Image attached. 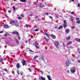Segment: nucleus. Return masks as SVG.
Here are the masks:
<instances>
[{
	"instance_id": "obj_10",
	"label": "nucleus",
	"mask_w": 80,
	"mask_h": 80,
	"mask_svg": "<svg viewBox=\"0 0 80 80\" xmlns=\"http://www.w3.org/2000/svg\"><path fill=\"white\" fill-rule=\"evenodd\" d=\"M40 79L41 80H45L46 79H45V77H43L42 76H41L40 77Z\"/></svg>"
},
{
	"instance_id": "obj_28",
	"label": "nucleus",
	"mask_w": 80,
	"mask_h": 80,
	"mask_svg": "<svg viewBox=\"0 0 80 80\" xmlns=\"http://www.w3.org/2000/svg\"><path fill=\"white\" fill-rule=\"evenodd\" d=\"M17 72L18 75H19L20 74V72L18 70H17Z\"/></svg>"
},
{
	"instance_id": "obj_33",
	"label": "nucleus",
	"mask_w": 80,
	"mask_h": 80,
	"mask_svg": "<svg viewBox=\"0 0 80 80\" xmlns=\"http://www.w3.org/2000/svg\"><path fill=\"white\" fill-rule=\"evenodd\" d=\"M35 47L36 48H39V47H38V46H37V45H36V46H35Z\"/></svg>"
},
{
	"instance_id": "obj_50",
	"label": "nucleus",
	"mask_w": 80,
	"mask_h": 80,
	"mask_svg": "<svg viewBox=\"0 0 80 80\" xmlns=\"http://www.w3.org/2000/svg\"><path fill=\"white\" fill-rule=\"evenodd\" d=\"M80 4H78V7H80Z\"/></svg>"
},
{
	"instance_id": "obj_51",
	"label": "nucleus",
	"mask_w": 80,
	"mask_h": 80,
	"mask_svg": "<svg viewBox=\"0 0 80 80\" xmlns=\"http://www.w3.org/2000/svg\"><path fill=\"white\" fill-rule=\"evenodd\" d=\"M41 73L42 74V75H43V71H41Z\"/></svg>"
},
{
	"instance_id": "obj_30",
	"label": "nucleus",
	"mask_w": 80,
	"mask_h": 80,
	"mask_svg": "<svg viewBox=\"0 0 80 80\" xmlns=\"http://www.w3.org/2000/svg\"><path fill=\"white\" fill-rule=\"evenodd\" d=\"M49 17L51 19H53V17H52L49 16Z\"/></svg>"
},
{
	"instance_id": "obj_7",
	"label": "nucleus",
	"mask_w": 80,
	"mask_h": 80,
	"mask_svg": "<svg viewBox=\"0 0 80 80\" xmlns=\"http://www.w3.org/2000/svg\"><path fill=\"white\" fill-rule=\"evenodd\" d=\"M65 32L66 33H68L70 32V30H69L68 29H67L65 30Z\"/></svg>"
},
{
	"instance_id": "obj_11",
	"label": "nucleus",
	"mask_w": 80,
	"mask_h": 80,
	"mask_svg": "<svg viewBox=\"0 0 80 80\" xmlns=\"http://www.w3.org/2000/svg\"><path fill=\"white\" fill-rule=\"evenodd\" d=\"M25 63H26V61L23 60V61L22 62L23 65H25Z\"/></svg>"
},
{
	"instance_id": "obj_1",
	"label": "nucleus",
	"mask_w": 80,
	"mask_h": 80,
	"mask_svg": "<svg viewBox=\"0 0 80 80\" xmlns=\"http://www.w3.org/2000/svg\"><path fill=\"white\" fill-rule=\"evenodd\" d=\"M71 64V62H70V61L69 60H67L66 61V65L67 67H68L69 66V65H70Z\"/></svg>"
},
{
	"instance_id": "obj_18",
	"label": "nucleus",
	"mask_w": 80,
	"mask_h": 80,
	"mask_svg": "<svg viewBox=\"0 0 80 80\" xmlns=\"http://www.w3.org/2000/svg\"><path fill=\"white\" fill-rule=\"evenodd\" d=\"M47 77L48 78V80H50V79H51V77L49 75H47Z\"/></svg>"
},
{
	"instance_id": "obj_47",
	"label": "nucleus",
	"mask_w": 80,
	"mask_h": 80,
	"mask_svg": "<svg viewBox=\"0 0 80 80\" xmlns=\"http://www.w3.org/2000/svg\"><path fill=\"white\" fill-rule=\"evenodd\" d=\"M4 71H5V72H7V69H4Z\"/></svg>"
},
{
	"instance_id": "obj_27",
	"label": "nucleus",
	"mask_w": 80,
	"mask_h": 80,
	"mask_svg": "<svg viewBox=\"0 0 80 80\" xmlns=\"http://www.w3.org/2000/svg\"><path fill=\"white\" fill-rule=\"evenodd\" d=\"M16 35H17L18 36V35H19V33L17 32H16Z\"/></svg>"
},
{
	"instance_id": "obj_15",
	"label": "nucleus",
	"mask_w": 80,
	"mask_h": 80,
	"mask_svg": "<svg viewBox=\"0 0 80 80\" xmlns=\"http://www.w3.org/2000/svg\"><path fill=\"white\" fill-rule=\"evenodd\" d=\"M15 42H16L17 44H18V39H15Z\"/></svg>"
},
{
	"instance_id": "obj_36",
	"label": "nucleus",
	"mask_w": 80,
	"mask_h": 80,
	"mask_svg": "<svg viewBox=\"0 0 80 80\" xmlns=\"http://www.w3.org/2000/svg\"><path fill=\"white\" fill-rule=\"evenodd\" d=\"M20 74H21V75H23V72H20Z\"/></svg>"
},
{
	"instance_id": "obj_13",
	"label": "nucleus",
	"mask_w": 80,
	"mask_h": 80,
	"mask_svg": "<svg viewBox=\"0 0 80 80\" xmlns=\"http://www.w3.org/2000/svg\"><path fill=\"white\" fill-rule=\"evenodd\" d=\"M15 21L13 20H12L10 22V24H12V23H14Z\"/></svg>"
},
{
	"instance_id": "obj_54",
	"label": "nucleus",
	"mask_w": 80,
	"mask_h": 80,
	"mask_svg": "<svg viewBox=\"0 0 80 80\" xmlns=\"http://www.w3.org/2000/svg\"><path fill=\"white\" fill-rule=\"evenodd\" d=\"M26 26L27 27H28V24H26Z\"/></svg>"
},
{
	"instance_id": "obj_3",
	"label": "nucleus",
	"mask_w": 80,
	"mask_h": 80,
	"mask_svg": "<svg viewBox=\"0 0 80 80\" xmlns=\"http://www.w3.org/2000/svg\"><path fill=\"white\" fill-rule=\"evenodd\" d=\"M54 43L55 46H58V45H59L58 42L57 41L54 42Z\"/></svg>"
},
{
	"instance_id": "obj_26",
	"label": "nucleus",
	"mask_w": 80,
	"mask_h": 80,
	"mask_svg": "<svg viewBox=\"0 0 80 80\" xmlns=\"http://www.w3.org/2000/svg\"><path fill=\"white\" fill-rule=\"evenodd\" d=\"M38 30H39V28H38L36 29V30H34L35 32H37V31H38Z\"/></svg>"
},
{
	"instance_id": "obj_9",
	"label": "nucleus",
	"mask_w": 80,
	"mask_h": 80,
	"mask_svg": "<svg viewBox=\"0 0 80 80\" xmlns=\"http://www.w3.org/2000/svg\"><path fill=\"white\" fill-rule=\"evenodd\" d=\"M71 38V37L70 36H69L68 37H66L65 38L66 39V40H70V38Z\"/></svg>"
},
{
	"instance_id": "obj_8",
	"label": "nucleus",
	"mask_w": 80,
	"mask_h": 80,
	"mask_svg": "<svg viewBox=\"0 0 80 80\" xmlns=\"http://www.w3.org/2000/svg\"><path fill=\"white\" fill-rule=\"evenodd\" d=\"M3 27L5 28H8V25H3Z\"/></svg>"
},
{
	"instance_id": "obj_48",
	"label": "nucleus",
	"mask_w": 80,
	"mask_h": 80,
	"mask_svg": "<svg viewBox=\"0 0 80 80\" xmlns=\"http://www.w3.org/2000/svg\"><path fill=\"white\" fill-rule=\"evenodd\" d=\"M3 31H0V33H3Z\"/></svg>"
},
{
	"instance_id": "obj_63",
	"label": "nucleus",
	"mask_w": 80,
	"mask_h": 80,
	"mask_svg": "<svg viewBox=\"0 0 80 80\" xmlns=\"http://www.w3.org/2000/svg\"><path fill=\"white\" fill-rule=\"evenodd\" d=\"M58 28V27H55V29H56V28Z\"/></svg>"
},
{
	"instance_id": "obj_37",
	"label": "nucleus",
	"mask_w": 80,
	"mask_h": 80,
	"mask_svg": "<svg viewBox=\"0 0 80 80\" xmlns=\"http://www.w3.org/2000/svg\"><path fill=\"white\" fill-rule=\"evenodd\" d=\"M3 60V59H0V62H2Z\"/></svg>"
},
{
	"instance_id": "obj_23",
	"label": "nucleus",
	"mask_w": 80,
	"mask_h": 80,
	"mask_svg": "<svg viewBox=\"0 0 80 80\" xmlns=\"http://www.w3.org/2000/svg\"><path fill=\"white\" fill-rule=\"evenodd\" d=\"M20 2H26V0H20Z\"/></svg>"
},
{
	"instance_id": "obj_38",
	"label": "nucleus",
	"mask_w": 80,
	"mask_h": 80,
	"mask_svg": "<svg viewBox=\"0 0 80 80\" xmlns=\"http://www.w3.org/2000/svg\"><path fill=\"white\" fill-rule=\"evenodd\" d=\"M49 39H46V41H47V42H48V40H49Z\"/></svg>"
},
{
	"instance_id": "obj_43",
	"label": "nucleus",
	"mask_w": 80,
	"mask_h": 80,
	"mask_svg": "<svg viewBox=\"0 0 80 80\" xmlns=\"http://www.w3.org/2000/svg\"><path fill=\"white\" fill-rule=\"evenodd\" d=\"M4 37H7V33H5L4 35Z\"/></svg>"
},
{
	"instance_id": "obj_49",
	"label": "nucleus",
	"mask_w": 80,
	"mask_h": 80,
	"mask_svg": "<svg viewBox=\"0 0 80 80\" xmlns=\"http://www.w3.org/2000/svg\"><path fill=\"white\" fill-rule=\"evenodd\" d=\"M62 44H63V47H65V44H64V43H62Z\"/></svg>"
},
{
	"instance_id": "obj_22",
	"label": "nucleus",
	"mask_w": 80,
	"mask_h": 80,
	"mask_svg": "<svg viewBox=\"0 0 80 80\" xmlns=\"http://www.w3.org/2000/svg\"><path fill=\"white\" fill-rule=\"evenodd\" d=\"M76 23H78V24H80V21L78 20L77 21H76Z\"/></svg>"
},
{
	"instance_id": "obj_56",
	"label": "nucleus",
	"mask_w": 80,
	"mask_h": 80,
	"mask_svg": "<svg viewBox=\"0 0 80 80\" xmlns=\"http://www.w3.org/2000/svg\"><path fill=\"white\" fill-rule=\"evenodd\" d=\"M2 78L3 80H5V78H4L3 77H2Z\"/></svg>"
},
{
	"instance_id": "obj_53",
	"label": "nucleus",
	"mask_w": 80,
	"mask_h": 80,
	"mask_svg": "<svg viewBox=\"0 0 80 80\" xmlns=\"http://www.w3.org/2000/svg\"><path fill=\"white\" fill-rule=\"evenodd\" d=\"M67 73H69L70 72V71L68 70L67 71Z\"/></svg>"
},
{
	"instance_id": "obj_60",
	"label": "nucleus",
	"mask_w": 80,
	"mask_h": 80,
	"mask_svg": "<svg viewBox=\"0 0 80 80\" xmlns=\"http://www.w3.org/2000/svg\"><path fill=\"white\" fill-rule=\"evenodd\" d=\"M46 14L47 15H48V13H46Z\"/></svg>"
},
{
	"instance_id": "obj_31",
	"label": "nucleus",
	"mask_w": 80,
	"mask_h": 80,
	"mask_svg": "<svg viewBox=\"0 0 80 80\" xmlns=\"http://www.w3.org/2000/svg\"><path fill=\"white\" fill-rule=\"evenodd\" d=\"M18 18L19 20H22V18H21V17H18Z\"/></svg>"
},
{
	"instance_id": "obj_39",
	"label": "nucleus",
	"mask_w": 80,
	"mask_h": 80,
	"mask_svg": "<svg viewBox=\"0 0 80 80\" xmlns=\"http://www.w3.org/2000/svg\"><path fill=\"white\" fill-rule=\"evenodd\" d=\"M80 19V18H76V20H79V19Z\"/></svg>"
},
{
	"instance_id": "obj_46",
	"label": "nucleus",
	"mask_w": 80,
	"mask_h": 80,
	"mask_svg": "<svg viewBox=\"0 0 80 80\" xmlns=\"http://www.w3.org/2000/svg\"><path fill=\"white\" fill-rule=\"evenodd\" d=\"M13 9L14 10H15V7H13Z\"/></svg>"
},
{
	"instance_id": "obj_64",
	"label": "nucleus",
	"mask_w": 80,
	"mask_h": 80,
	"mask_svg": "<svg viewBox=\"0 0 80 80\" xmlns=\"http://www.w3.org/2000/svg\"><path fill=\"white\" fill-rule=\"evenodd\" d=\"M72 28L73 29V28H75V27H72Z\"/></svg>"
},
{
	"instance_id": "obj_16",
	"label": "nucleus",
	"mask_w": 80,
	"mask_h": 80,
	"mask_svg": "<svg viewBox=\"0 0 80 80\" xmlns=\"http://www.w3.org/2000/svg\"><path fill=\"white\" fill-rule=\"evenodd\" d=\"M76 40L78 42H80V39L78 38H76Z\"/></svg>"
},
{
	"instance_id": "obj_34",
	"label": "nucleus",
	"mask_w": 80,
	"mask_h": 80,
	"mask_svg": "<svg viewBox=\"0 0 80 80\" xmlns=\"http://www.w3.org/2000/svg\"><path fill=\"white\" fill-rule=\"evenodd\" d=\"M71 19L72 22H74V19L73 18H71Z\"/></svg>"
},
{
	"instance_id": "obj_6",
	"label": "nucleus",
	"mask_w": 80,
	"mask_h": 80,
	"mask_svg": "<svg viewBox=\"0 0 80 80\" xmlns=\"http://www.w3.org/2000/svg\"><path fill=\"white\" fill-rule=\"evenodd\" d=\"M51 36L52 37V38H53V39H55V38H56V37H55V35L52 34H51Z\"/></svg>"
},
{
	"instance_id": "obj_57",
	"label": "nucleus",
	"mask_w": 80,
	"mask_h": 80,
	"mask_svg": "<svg viewBox=\"0 0 80 80\" xmlns=\"http://www.w3.org/2000/svg\"><path fill=\"white\" fill-rule=\"evenodd\" d=\"M48 37L49 38H50V37L49 35L48 36Z\"/></svg>"
},
{
	"instance_id": "obj_44",
	"label": "nucleus",
	"mask_w": 80,
	"mask_h": 80,
	"mask_svg": "<svg viewBox=\"0 0 80 80\" xmlns=\"http://www.w3.org/2000/svg\"><path fill=\"white\" fill-rule=\"evenodd\" d=\"M21 16L22 17H25V15L24 14H22Z\"/></svg>"
},
{
	"instance_id": "obj_25",
	"label": "nucleus",
	"mask_w": 80,
	"mask_h": 80,
	"mask_svg": "<svg viewBox=\"0 0 80 80\" xmlns=\"http://www.w3.org/2000/svg\"><path fill=\"white\" fill-rule=\"evenodd\" d=\"M64 24H67V21L65 20L64 21Z\"/></svg>"
},
{
	"instance_id": "obj_29",
	"label": "nucleus",
	"mask_w": 80,
	"mask_h": 80,
	"mask_svg": "<svg viewBox=\"0 0 80 80\" xmlns=\"http://www.w3.org/2000/svg\"><path fill=\"white\" fill-rule=\"evenodd\" d=\"M45 35H46V36H47L48 37V36L49 35L46 32H45Z\"/></svg>"
},
{
	"instance_id": "obj_40",
	"label": "nucleus",
	"mask_w": 80,
	"mask_h": 80,
	"mask_svg": "<svg viewBox=\"0 0 80 80\" xmlns=\"http://www.w3.org/2000/svg\"><path fill=\"white\" fill-rule=\"evenodd\" d=\"M29 51H30V52H32L33 53L34 52L31 49L29 50Z\"/></svg>"
},
{
	"instance_id": "obj_32",
	"label": "nucleus",
	"mask_w": 80,
	"mask_h": 80,
	"mask_svg": "<svg viewBox=\"0 0 80 80\" xmlns=\"http://www.w3.org/2000/svg\"><path fill=\"white\" fill-rule=\"evenodd\" d=\"M18 40H20V39H21V38H20V37H19V36H18Z\"/></svg>"
},
{
	"instance_id": "obj_12",
	"label": "nucleus",
	"mask_w": 80,
	"mask_h": 80,
	"mask_svg": "<svg viewBox=\"0 0 80 80\" xmlns=\"http://www.w3.org/2000/svg\"><path fill=\"white\" fill-rule=\"evenodd\" d=\"M17 68H20V64L19 63H18L17 64Z\"/></svg>"
},
{
	"instance_id": "obj_19",
	"label": "nucleus",
	"mask_w": 80,
	"mask_h": 80,
	"mask_svg": "<svg viewBox=\"0 0 80 80\" xmlns=\"http://www.w3.org/2000/svg\"><path fill=\"white\" fill-rule=\"evenodd\" d=\"M38 57V56H36L33 58V59H36Z\"/></svg>"
},
{
	"instance_id": "obj_14",
	"label": "nucleus",
	"mask_w": 80,
	"mask_h": 80,
	"mask_svg": "<svg viewBox=\"0 0 80 80\" xmlns=\"http://www.w3.org/2000/svg\"><path fill=\"white\" fill-rule=\"evenodd\" d=\"M45 5L43 4L42 3L40 4V7H43Z\"/></svg>"
},
{
	"instance_id": "obj_58",
	"label": "nucleus",
	"mask_w": 80,
	"mask_h": 80,
	"mask_svg": "<svg viewBox=\"0 0 80 80\" xmlns=\"http://www.w3.org/2000/svg\"><path fill=\"white\" fill-rule=\"evenodd\" d=\"M71 14H74V12H71Z\"/></svg>"
},
{
	"instance_id": "obj_61",
	"label": "nucleus",
	"mask_w": 80,
	"mask_h": 80,
	"mask_svg": "<svg viewBox=\"0 0 80 80\" xmlns=\"http://www.w3.org/2000/svg\"><path fill=\"white\" fill-rule=\"evenodd\" d=\"M33 45H34V46H35H35H36L37 45H36V44H35V43H34L33 44Z\"/></svg>"
},
{
	"instance_id": "obj_2",
	"label": "nucleus",
	"mask_w": 80,
	"mask_h": 80,
	"mask_svg": "<svg viewBox=\"0 0 80 80\" xmlns=\"http://www.w3.org/2000/svg\"><path fill=\"white\" fill-rule=\"evenodd\" d=\"M75 71H76V69H75V67H73L71 69V73H75Z\"/></svg>"
},
{
	"instance_id": "obj_59",
	"label": "nucleus",
	"mask_w": 80,
	"mask_h": 80,
	"mask_svg": "<svg viewBox=\"0 0 80 80\" xmlns=\"http://www.w3.org/2000/svg\"><path fill=\"white\" fill-rule=\"evenodd\" d=\"M56 48H57L58 49V46H56Z\"/></svg>"
},
{
	"instance_id": "obj_24",
	"label": "nucleus",
	"mask_w": 80,
	"mask_h": 80,
	"mask_svg": "<svg viewBox=\"0 0 80 80\" xmlns=\"http://www.w3.org/2000/svg\"><path fill=\"white\" fill-rule=\"evenodd\" d=\"M41 56L42 57V60H44V57H43V56L41 55Z\"/></svg>"
},
{
	"instance_id": "obj_42",
	"label": "nucleus",
	"mask_w": 80,
	"mask_h": 80,
	"mask_svg": "<svg viewBox=\"0 0 80 80\" xmlns=\"http://www.w3.org/2000/svg\"><path fill=\"white\" fill-rule=\"evenodd\" d=\"M28 70H29V71H30V72H32V69H30V68H28Z\"/></svg>"
},
{
	"instance_id": "obj_17",
	"label": "nucleus",
	"mask_w": 80,
	"mask_h": 80,
	"mask_svg": "<svg viewBox=\"0 0 80 80\" xmlns=\"http://www.w3.org/2000/svg\"><path fill=\"white\" fill-rule=\"evenodd\" d=\"M63 28V27L62 26H60L59 28H58V30H60V29H61V28Z\"/></svg>"
},
{
	"instance_id": "obj_62",
	"label": "nucleus",
	"mask_w": 80,
	"mask_h": 80,
	"mask_svg": "<svg viewBox=\"0 0 80 80\" xmlns=\"http://www.w3.org/2000/svg\"><path fill=\"white\" fill-rule=\"evenodd\" d=\"M78 63H80V60H78Z\"/></svg>"
},
{
	"instance_id": "obj_21",
	"label": "nucleus",
	"mask_w": 80,
	"mask_h": 80,
	"mask_svg": "<svg viewBox=\"0 0 80 80\" xmlns=\"http://www.w3.org/2000/svg\"><path fill=\"white\" fill-rule=\"evenodd\" d=\"M67 24H64L63 27H64V28H66V27H67Z\"/></svg>"
},
{
	"instance_id": "obj_5",
	"label": "nucleus",
	"mask_w": 80,
	"mask_h": 80,
	"mask_svg": "<svg viewBox=\"0 0 80 80\" xmlns=\"http://www.w3.org/2000/svg\"><path fill=\"white\" fill-rule=\"evenodd\" d=\"M51 36L52 37V38H53V39H55V38H56V37H55V35L52 34H51Z\"/></svg>"
},
{
	"instance_id": "obj_35",
	"label": "nucleus",
	"mask_w": 80,
	"mask_h": 80,
	"mask_svg": "<svg viewBox=\"0 0 80 80\" xmlns=\"http://www.w3.org/2000/svg\"><path fill=\"white\" fill-rule=\"evenodd\" d=\"M16 32H17V31H14L12 32V33H13V34H16Z\"/></svg>"
},
{
	"instance_id": "obj_45",
	"label": "nucleus",
	"mask_w": 80,
	"mask_h": 80,
	"mask_svg": "<svg viewBox=\"0 0 80 80\" xmlns=\"http://www.w3.org/2000/svg\"><path fill=\"white\" fill-rule=\"evenodd\" d=\"M32 15H33V14H32V13L30 14L29 15V16H30V17H32Z\"/></svg>"
},
{
	"instance_id": "obj_52",
	"label": "nucleus",
	"mask_w": 80,
	"mask_h": 80,
	"mask_svg": "<svg viewBox=\"0 0 80 80\" xmlns=\"http://www.w3.org/2000/svg\"><path fill=\"white\" fill-rule=\"evenodd\" d=\"M72 62H75V59H72Z\"/></svg>"
},
{
	"instance_id": "obj_4",
	"label": "nucleus",
	"mask_w": 80,
	"mask_h": 80,
	"mask_svg": "<svg viewBox=\"0 0 80 80\" xmlns=\"http://www.w3.org/2000/svg\"><path fill=\"white\" fill-rule=\"evenodd\" d=\"M14 24L16 27H18V26L19 25L18 24V22L17 21L14 22Z\"/></svg>"
},
{
	"instance_id": "obj_20",
	"label": "nucleus",
	"mask_w": 80,
	"mask_h": 80,
	"mask_svg": "<svg viewBox=\"0 0 80 80\" xmlns=\"http://www.w3.org/2000/svg\"><path fill=\"white\" fill-rule=\"evenodd\" d=\"M71 43H72V42H68L67 44V45H71Z\"/></svg>"
},
{
	"instance_id": "obj_55",
	"label": "nucleus",
	"mask_w": 80,
	"mask_h": 80,
	"mask_svg": "<svg viewBox=\"0 0 80 80\" xmlns=\"http://www.w3.org/2000/svg\"><path fill=\"white\" fill-rule=\"evenodd\" d=\"M11 10H9L8 11V12H9V13H11Z\"/></svg>"
},
{
	"instance_id": "obj_41",
	"label": "nucleus",
	"mask_w": 80,
	"mask_h": 80,
	"mask_svg": "<svg viewBox=\"0 0 80 80\" xmlns=\"http://www.w3.org/2000/svg\"><path fill=\"white\" fill-rule=\"evenodd\" d=\"M3 77H4V78H5V73H3Z\"/></svg>"
}]
</instances>
